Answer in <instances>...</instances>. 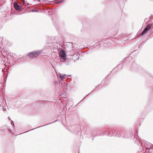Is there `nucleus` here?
Segmentation results:
<instances>
[{"label":"nucleus","instance_id":"f257e3e1","mask_svg":"<svg viewBox=\"0 0 153 153\" xmlns=\"http://www.w3.org/2000/svg\"><path fill=\"white\" fill-rule=\"evenodd\" d=\"M42 51H37L33 52H30L28 54V56L31 58L36 57L42 53Z\"/></svg>","mask_w":153,"mask_h":153},{"label":"nucleus","instance_id":"f03ea898","mask_svg":"<svg viewBox=\"0 0 153 153\" xmlns=\"http://www.w3.org/2000/svg\"><path fill=\"white\" fill-rule=\"evenodd\" d=\"M59 57L61 61H64L66 59V54L65 52L61 50L59 53Z\"/></svg>","mask_w":153,"mask_h":153},{"label":"nucleus","instance_id":"7ed1b4c3","mask_svg":"<svg viewBox=\"0 0 153 153\" xmlns=\"http://www.w3.org/2000/svg\"><path fill=\"white\" fill-rule=\"evenodd\" d=\"M120 131H118L117 133H116V134L114 132L113 133V131L112 132V134H108V135L109 136H117V137H120V136H122L123 137H125V136H124L122 134H121L120 135Z\"/></svg>","mask_w":153,"mask_h":153},{"label":"nucleus","instance_id":"20e7f679","mask_svg":"<svg viewBox=\"0 0 153 153\" xmlns=\"http://www.w3.org/2000/svg\"><path fill=\"white\" fill-rule=\"evenodd\" d=\"M151 26L150 25H148L145 28L143 31L142 32L140 35H143L150 28Z\"/></svg>","mask_w":153,"mask_h":153},{"label":"nucleus","instance_id":"39448f33","mask_svg":"<svg viewBox=\"0 0 153 153\" xmlns=\"http://www.w3.org/2000/svg\"><path fill=\"white\" fill-rule=\"evenodd\" d=\"M6 102L4 101H3L1 103H0V110H2L3 111L6 110V108L4 107Z\"/></svg>","mask_w":153,"mask_h":153},{"label":"nucleus","instance_id":"423d86ee","mask_svg":"<svg viewBox=\"0 0 153 153\" xmlns=\"http://www.w3.org/2000/svg\"><path fill=\"white\" fill-rule=\"evenodd\" d=\"M57 76L60 78L62 80H64L65 79V76H66L65 74H62L60 73L56 74Z\"/></svg>","mask_w":153,"mask_h":153},{"label":"nucleus","instance_id":"0eeeda50","mask_svg":"<svg viewBox=\"0 0 153 153\" xmlns=\"http://www.w3.org/2000/svg\"><path fill=\"white\" fill-rule=\"evenodd\" d=\"M14 8L17 10H19L22 9V7L19 6L16 2H15L14 4Z\"/></svg>","mask_w":153,"mask_h":153},{"label":"nucleus","instance_id":"6e6552de","mask_svg":"<svg viewBox=\"0 0 153 153\" xmlns=\"http://www.w3.org/2000/svg\"><path fill=\"white\" fill-rule=\"evenodd\" d=\"M56 120L55 121H54V122H53L51 123H48V124H46V125H43V126H39V127H37V128H39V127H42V126H46V125H49V124H51V123H54V122H56Z\"/></svg>","mask_w":153,"mask_h":153},{"label":"nucleus","instance_id":"1a4fd4ad","mask_svg":"<svg viewBox=\"0 0 153 153\" xmlns=\"http://www.w3.org/2000/svg\"><path fill=\"white\" fill-rule=\"evenodd\" d=\"M63 1L62 0H60V1H58V2H57V3H61Z\"/></svg>","mask_w":153,"mask_h":153},{"label":"nucleus","instance_id":"9d476101","mask_svg":"<svg viewBox=\"0 0 153 153\" xmlns=\"http://www.w3.org/2000/svg\"><path fill=\"white\" fill-rule=\"evenodd\" d=\"M23 4H25V1H24V0H23Z\"/></svg>","mask_w":153,"mask_h":153},{"label":"nucleus","instance_id":"9b49d317","mask_svg":"<svg viewBox=\"0 0 153 153\" xmlns=\"http://www.w3.org/2000/svg\"><path fill=\"white\" fill-rule=\"evenodd\" d=\"M38 10H35V12H38Z\"/></svg>","mask_w":153,"mask_h":153},{"label":"nucleus","instance_id":"f8f14e48","mask_svg":"<svg viewBox=\"0 0 153 153\" xmlns=\"http://www.w3.org/2000/svg\"><path fill=\"white\" fill-rule=\"evenodd\" d=\"M151 147H153V145H152V144H151Z\"/></svg>","mask_w":153,"mask_h":153},{"label":"nucleus","instance_id":"ddd939ff","mask_svg":"<svg viewBox=\"0 0 153 153\" xmlns=\"http://www.w3.org/2000/svg\"><path fill=\"white\" fill-rule=\"evenodd\" d=\"M36 128H33V129L30 130V131H31V130H33V129H36Z\"/></svg>","mask_w":153,"mask_h":153},{"label":"nucleus","instance_id":"4468645a","mask_svg":"<svg viewBox=\"0 0 153 153\" xmlns=\"http://www.w3.org/2000/svg\"><path fill=\"white\" fill-rule=\"evenodd\" d=\"M36 128H33V129L30 130V131H31V130H33V129H36Z\"/></svg>","mask_w":153,"mask_h":153},{"label":"nucleus","instance_id":"2eb2a0df","mask_svg":"<svg viewBox=\"0 0 153 153\" xmlns=\"http://www.w3.org/2000/svg\"><path fill=\"white\" fill-rule=\"evenodd\" d=\"M67 76H71V75H67Z\"/></svg>","mask_w":153,"mask_h":153},{"label":"nucleus","instance_id":"dca6fc26","mask_svg":"<svg viewBox=\"0 0 153 153\" xmlns=\"http://www.w3.org/2000/svg\"><path fill=\"white\" fill-rule=\"evenodd\" d=\"M33 11H34V10H33Z\"/></svg>","mask_w":153,"mask_h":153},{"label":"nucleus","instance_id":"f3484780","mask_svg":"<svg viewBox=\"0 0 153 153\" xmlns=\"http://www.w3.org/2000/svg\"><path fill=\"white\" fill-rule=\"evenodd\" d=\"M104 46H106L105 45H104Z\"/></svg>","mask_w":153,"mask_h":153},{"label":"nucleus","instance_id":"a211bd4d","mask_svg":"<svg viewBox=\"0 0 153 153\" xmlns=\"http://www.w3.org/2000/svg\"><path fill=\"white\" fill-rule=\"evenodd\" d=\"M152 149H153V148H152Z\"/></svg>","mask_w":153,"mask_h":153}]
</instances>
